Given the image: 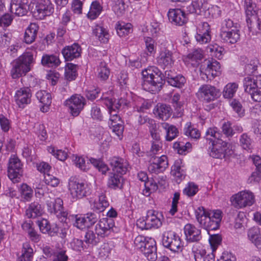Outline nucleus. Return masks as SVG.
<instances>
[{
	"label": "nucleus",
	"mask_w": 261,
	"mask_h": 261,
	"mask_svg": "<svg viewBox=\"0 0 261 261\" xmlns=\"http://www.w3.org/2000/svg\"><path fill=\"white\" fill-rule=\"evenodd\" d=\"M195 214L200 225L206 230H215L219 228L223 214L221 210H206L199 206L195 210Z\"/></svg>",
	"instance_id": "obj_1"
},
{
	"label": "nucleus",
	"mask_w": 261,
	"mask_h": 261,
	"mask_svg": "<svg viewBox=\"0 0 261 261\" xmlns=\"http://www.w3.org/2000/svg\"><path fill=\"white\" fill-rule=\"evenodd\" d=\"M142 87L146 91L158 92L160 90L164 82L163 74L156 67L152 66L142 71Z\"/></svg>",
	"instance_id": "obj_2"
},
{
	"label": "nucleus",
	"mask_w": 261,
	"mask_h": 261,
	"mask_svg": "<svg viewBox=\"0 0 261 261\" xmlns=\"http://www.w3.org/2000/svg\"><path fill=\"white\" fill-rule=\"evenodd\" d=\"M35 62L31 52L27 51L11 63L10 74L13 79H17L31 71Z\"/></svg>",
	"instance_id": "obj_3"
},
{
	"label": "nucleus",
	"mask_w": 261,
	"mask_h": 261,
	"mask_svg": "<svg viewBox=\"0 0 261 261\" xmlns=\"http://www.w3.org/2000/svg\"><path fill=\"white\" fill-rule=\"evenodd\" d=\"M134 244L136 249L141 251L148 260L155 261L156 259V243L153 239L138 236L134 240Z\"/></svg>",
	"instance_id": "obj_4"
},
{
	"label": "nucleus",
	"mask_w": 261,
	"mask_h": 261,
	"mask_svg": "<svg viewBox=\"0 0 261 261\" xmlns=\"http://www.w3.org/2000/svg\"><path fill=\"white\" fill-rule=\"evenodd\" d=\"M68 190L74 200L86 197L90 193L88 185L80 181L75 177H71L68 181Z\"/></svg>",
	"instance_id": "obj_5"
},
{
	"label": "nucleus",
	"mask_w": 261,
	"mask_h": 261,
	"mask_svg": "<svg viewBox=\"0 0 261 261\" xmlns=\"http://www.w3.org/2000/svg\"><path fill=\"white\" fill-rule=\"evenodd\" d=\"M200 75L205 81L212 80L221 74L220 63L214 60H205L200 67Z\"/></svg>",
	"instance_id": "obj_6"
},
{
	"label": "nucleus",
	"mask_w": 261,
	"mask_h": 261,
	"mask_svg": "<svg viewBox=\"0 0 261 261\" xmlns=\"http://www.w3.org/2000/svg\"><path fill=\"white\" fill-rule=\"evenodd\" d=\"M163 245L174 252H178L182 250L183 243L180 238L174 231H166L162 236Z\"/></svg>",
	"instance_id": "obj_7"
},
{
	"label": "nucleus",
	"mask_w": 261,
	"mask_h": 261,
	"mask_svg": "<svg viewBox=\"0 0 261 261\" xmlns=\"http://www.w3.org/2000/svg\"><path fill=\"white\" fill-rule=\"evenodd\" d=\"M230 201L234 207L242 208L252 205L255 202V197L250 191L244 190L233 195Z\"/></svg>",
	"instance_id": "obj_8"
},
{
	"label": "nucleus",
	"mask_w": 261,
	"mask_h": 261,
	"mask_svg": "<svg viewBox=\"0 0 261 261\" xmlns=\"http://www.w3.org/2000/svg\"><path fill=\"white\" fill-rule=\"evenodd\" d=\"M210 156L216 159H223L233 153L228 143L222 140H218L215 143H212V147H210Z\"/></svg>",
	"instance_id": "obj_9"
},
{
	"label": "nucleus",
	"mask_w": 261,
	"mask_h": 261,
	"mask_svg": "<svg viewBox=\"0 0 261 261\" xmlns=\"http://www.w3.org/2000/svg\"><path fill=\"white\" fill-rule=\"evenodd\" d=\"M22 164L20 160L15 154L11 155L8 167V175L10 179L14 183L19 182L22 176Z\"/></svg>",
	"instance_id": "obj_10"
},
{
	"label": "nucleus",
	"mask_w": 261,
	"mask_h": 261,
	"mask_svg": "<svg viewBox=\"0 0 261 261\" xmlns=\"http://www.w3.org/2000/svg\"><path fill=\"white\" fill-rule=\"evenodd\" d=\"M197 97L205 102H210L216 99L219 95V90L208 84L201 85L196 93Z\"/></svg>",
	"instance_id": "obj_11"
},
{
	"label": "nucleus",
	"mask_w": 261,
	"mask_h": 261,
	"mask_svg": "<svg viewBox=\"0 0 261 261\" xmlns=\"http://www.w3.org/2000/svg\"><path fill=\"white\" fill-rule=\"evenodd\" d=\"M86 104L85 98L77 94H75L64 102L65 106L68 108L71 114L73 116L79 115Z\"/></svg>",
	"instance_id": "obj_12"
},
{
	"label": "nucleus",
	"mask_w": 261,
	"mask_h": 261,
	"mask_svg": "<svg viewBox=\"0 0 261 261\" xmlns=\"http://www.w3.org/2000/svg\"><path fill=\"white\" fill-rule=\"evenodd\" d=\"M32 8L35 7L33 11V16L37 19H44L48 15L49 0H33L31 2Z\"/></svg>",
	"instance_id": "obj_13"
},
{
	"label": "nucleus",
	"mask_w": 261,
	"mask_h": 261,
	"mask_svg": "<svg viewBox=\"0 0 261 261\" xmlns=\"http://www.w3.org/2000/svg\"><path fill=\"white\" fill-rule=\"evenodd\" d=\"M168 165L167 157L162 155L160 157H152L148 167L149 172L158 174L165 170Z\"/></svg>",
	"instance_id": "obj_14"
},
{
	"label": "nucleus",
	"mask_w": 261,
	"mask_h": 261,
	"mask_svg": "<svg viewBox=\"0 0 261 261\" xmlns=\"http://www.w3.org/2000/svg\"><path fill=\"white\" fill-rule=\"evenodd\" d=\"M114 226V222L112 219L103 218L95 225L94 231L96 235L104 238L110 234Z\"/></svg>",
	"instance_id": "obj_15"
},
{
	"label": "nucleus",
	"mask_w": 261,
	"mask_h": 261,
	"mask_svg": "<svg viewBox=\"0 0 261 261\" xmlns=\"http://www.w3.org/2000/svg\"><path fill=\"white\" fill-rule=\"evenodd\" d=\"M29 10L32 11L31 3L29 4L28 0H12L10 11L18 16H22L27 14Z\"/></svg>",
	"instance_id": "obj_16"
},
{
	"label": "nucleus",
	"mask_w": 261,
	"mask_h": 261,
	"mask_svg": "<svg viewBox=\"0 0 261 261\" xmlns=\"http://www.w3.org/2000/svg\"><path fill=\"white\" fill-rule=\"evenodd\" d=\"M167 15L169 21L174 25L182 26L188 21L185 11L179 8L170 9Z\"/></svg>",
	"instance_id": "obj_17"
},
{
	"label": "nucleus",
	"mask_w": 261,
	"mask_h": 261,
	"mask_svg": "<svg viewBox=\"0 0 261 261\" xmlns=\"http://www.w3.org/2000/svg\"><path fill=\"white\" fill-rule=\"evenodd\" d=\"M31 96V90L29 88H21L15 92L14 100L19 108H24L30 103Z\"/></svg>",
	"instance_id": "obj_18"
},
{
	"label": "nucleus",
	"mask_w": 261,
	"mask_h": 261,
	"mask_svg": "<svg viewBox=\"0 0 261 261\" xmlns=\"http://www.w3.org/2000/svg\"><path fill=\"white\" fill-rule=\"evenodd\" d=\"M51 205H50L51 213L53 212L58 219H61V221L66 220L67 214L64 211L63 202L62 199L59 197H51L50 196Z\"/></svg>",
	"instance_id": "obj_19"
},
{
	"label": "nucleus",
	"mask_w": 261,
	"mask_h": 261,
	"mask_svg": "<svg viewBox=\"0 0 261 261\" xmlns=\"http://www.w3.org/2000/svg\"><path fill=\"white\" fill-rule=\"evenodd\" d=\"M58 223H53L50 226V236H57L62 242L66 237L68 226L66 221H61V219H58Z\"/></svg>",
	"instance_id": "obj_20"
},
{
	"label": "nucleus",
	"mask_w": 261,
	"mask_h": 261,
	"mask_svg": "<svg viewBox=\"0 0 261 261\" xmlns=\"http://www.w3.org/2000/svg\"><path fill=\"white\" fill-rule=\"evenodd\" d=\"M156 60L157 64L163 68L171 67L174 62L172 52L166 48L160 50Z\"/></svg>",
	"instance_id": "obj_21"
},
{
	"label": "nucleus",
	"mask_w": 261,
	"mask_h": 261,
	"mask_svg": "<svg viewBox=\"0 0 261 261\" xmlns=\"http://www.w3.org/2000/svg\"><path fill=\"white\" fill-rule=\"evenodd\" d=\"M146 218L148 226L150 229L158 228L162 225L163 215L158 211L154 210H148L147 212Z\"/></svg>",
	"instance_id": "obj_22"
},
{
	"label": "nucleus",
	"mask_w": 261,
	"mask_h": 261,
	"mask_svg": "<svg viewBox=\"0 0 261 261\" xmlns=\"http://www.w3.org/2000/svg\"><path fill=\"white\" fill-rule=\"evenodd\" d=\"M110 164L112 167L113 172L123 175L127 171L128 162L122 158L113 156L110 159Z\"/></svg>",
	"instance_id": "obj_23"
},
{
	"label": "nucleus",
	"mask_w": 261,
	"mask_h": 261,
	"mask_svg": "<svg viewBox=\"0 0 261 261\" xmlns=\"http://www.w3.org/2000/svg\"><path fill=\"white\" fill-rule=\"evenodd\" d=\"M243 86L245 91L251 92L256 88L261 89V73L256 75V77L247 76L243 80Z\"/></svg>",
	"instance_id": "obj_24"
},
{
	"label": "nucleus",
	"mask_w": 261,
	"mask_h": 261,
	"mask_svg": "<svg viewBox=\"0 0 261 261\" xmlns=\"http://www.w3.org/2000/svg\"><path fill=\"white\" fill-rule=\"evenodd\" d=\"M82 49L77 43L67 46L62 49V53L66 61H72L81 56Z\"/></svg>",
	"instance_id": "obj_25"
},
{
	"label": "nucleus",
	"mask_w": 261,
	"mask_h": 261,
	"mask_svg": "<svg viewBox=\"0 0 261 261\" xmlns=\"http://www.w3.org/2000/svg\"><path fill=\"white\" fill-rule=\"evenodd\" d=\"M210 25L207 22H203L201 26L198 28L195 35L196 41L200 44H205L208 42L211 39L210 34Z\"/></svg>",
	"instance_id": "obj_26"
},
{
	"label": "nucleus",
	"mask_w": 261,
	"mask_h": 261,
	"mask_svg": "<svg viewBox=\"0 0 261 261\" xmlns=\"http://www.w3.org/2000/svg\"><path fill=\"white\" fill-rule=\"evenodd\" d=\"M192 251L195 261H215V255L211 250L194 247Z\"/></svg>",
	"instance_id": "obj_27"
},
{
	"label": "nucleus",
	"mask_w": 261,
	"mask_h": 261,
	"mask_svg": "<svg viewBox=\"0 0 261 261\" xmlns=\"http://www.w3.org/2000/svg\"><path fill=\"white\" fill-rule=\"evenodd\" d=\"M186 239L190 242H197L201 239V231L192 224H187L184 227Z\"/></svg>",
	"instance_id": "obj_28"
},
{
	"label": "nucleus",
	"mask_w": 261,
	"mask_h": 261,
	"mask_svg": "<svg viewBox=\"0 0 261 261\" xmlns=\"http://www.w3.org/2000/svg\"><path fill=\"white\" fill-rule=\"evenodd\" d=\"M203 57V53L201 49H196L189 53L183 58L184 61L188 65H191L193 67L197 66L199 61Z\"/></svg>",
	"instance_id": "obj_29"
},
{
	"label": "nucleus",
	"mask_w": 261,
	"mask_h": 261,
	"mask_svg": "<svg viewBox=\"0 0 261 261\" xmlns=\"http://www.w3.org/2000/svg\"><path fill=\"white\" fill-rule=\"evenodd\" d=\"M183 167L182 161L180 159L175 160L171 167V174L177 182H180L185 178V172Z\"/></svg>",
	"instance_id": "obj_30"
},
{
	"label": "nucleus",
	"mask_w": 261,
	"mask_h": 261,
	"mask_svg": "<svg viewBox=\"0 0 261 261\" xmlns=\"http://www.w3.org/2000/svg\"><path fill=\"white\" fill-rule=\"evenodd\" d=\"M153 113L162 120H167L171 115L172 109L169 106L158 103L154 108Z\"/></svg>",
	"instance_id": "obj_31"
},
{
	"label": "nucleus",
	"mask_w": 261,
	"mask_h": 261,
	"mask_svg": "<svg viewBox=\"0 0 261 261\" xmlns=\"http://www.w3.org/2000/svg\"><path fill=\"white\" fill-rule=\"evenodd\" d=\"M239 30L234 28L228 31H221L220 37L225 42L233 44L236 43L240 39Z\"/></svg>",
	"instance_id": "obj_32"
},
{
	"label": "nucleus",
	"mask_w": 261,
	"mask_h": 261,
	"mask_svg": "<svg viewBox=\"0 0 261 261\" xmlns=\"http://www.w3.org/2000/svg\"><path fill=\"white\" fill-rule=\"evenodd\" d=\"M109 205L106 197L103 193L98 195V198L91 202V207L92 210L99 212H103Z\"/></svg>",
	"instance_id": "obj_33"
},
{
	"label": "nucleus",
	"mask_w": 261,
	"mask_h": 261,
	"mask_svg": "<svg viewBox=\"0 0 261 261\" xmlns=\"http://www.w3.org/2000/svg\"><path fill=\"white\" fill-rule=\"evenodd\" d=\"M123 180L122 175L111 172L109 176L108 186L113 189H121L123 186Z\"/></svg>",
	"instance_id": "obj_34"
},
{
	"label": "nucleus",
	"mask_w": 261,
	"mask_h": 261,
	"mask_svg": "<svg viewBox=\"0 0 261 261\" xmlns=\"http://www.w3.org/2000/svg\"><path fill=\"white\" fill-rule=\"evenodd\" d=\"M38 30V26L35 23H32L29 25L24 36V40L26 43L31 44L34 41Z\"/></svg>",
	"instance_id": "obj_35"
},
{
	"label": "nucleus",
	"mask_w": 261,
	"mask_h": 261,
	"mask_svg": "<svg viewBox=\"0 0 261 261\" xmlns=\"http://www.w3.org/2000/svg\"><path fill=\"white\" fill-rule=\"evenodd\" d=\"M43 210L41 205L37 202L31 203L25 212V215L29 218H35L42 215Z\"/></svg>",
	"instance_id": "obj_36"
},
{
	"label": "nucleus",
	"mask_w": 261,
	"mask_h": 261,
	"mask_svg": "<svg viewBox=\"0 0 261 261\" xmlns=\"http://www.w3.org/2000/svg\"><path fill=\"white\" fill-rule=\"evenodd\" d=\"M19 196L24 201H29L33 195V190L26 184H22L18 188Z\"/></svg>",
	"instance_id": "obj_37"
},
{
	"label": "nucleus",
	"mask_w": 261,
	"mask_h": 261,
	"mask_svg": "<svg viewBox=\"0 0 261 261\" xmlns=\"http://www.w3.org/2000/svg\"><path fill=\"white\" fill-rule=\"evenodd\" d=\"M116 29L120 37H124L133 32V26L130 23L118 22L116 24Z\"/></svg>",
	"instance_id": "obj_38"
},
{
	"label": "nucleus",
	"mask_w": 261,
	"mask_h": 261,
	"mask_svg": "<svg viewBox=\"0 0 261 261\" xmlns=\"http://www.w3.org/2000/svg\"><path fill=\"white\" fill-rule=\"evenodd\" d=\"M161 125L166 132V139L167 141H171L178 136V129L174 125H170L166 122L162 123Z\"/></svg>",
	"instance_id": "obj_39"
},
{
	"label": "nucleus",
	"mask_w": 261,
	"mask_h": 261,
	"mask_svg": "<svg viewBox=\"0 0 261 261\" xmlns=\"http://www.w3.org/2000/svg\"><path fill=\"white\" fill-rule=\"evenodd\" d=\"M93 34L101 43H107L109 40L110 35L108 31L101 26L96 25L93 30Z\"/></svg>",
	"instance_id": "obj_40"
},
{
	"label": "nucleus",
	"mask_w": 261,
	"mask_h": 261,
	"mask_svg": "<svg viewBox=\"0 0 261 261\" xmlns=\"http://www.w3.org/2000/svg\"><path fill=\"white\" fill-rule=\"evenodd\" d=\"M249 239L257 247H261V234L257 227H252L248 232Z\"/></svg>",
	"instance_id": "obj_41"
},
{
	"label": "nucleus",
	"mask_w": 261,
	"mask_h": 261,
	"mask_svg": "<svg viewBox=\"0 0 261 261\" xmlns=\"http://www.w3.org/2000/svg\"><path fill=\"white\" fill-rule=\"evenodd\" d=\"M221 136L217 127H211L207 129L204 138L206 140H208L213 143H215L218 140H221Z\"/></svg>",
	"instance_id": "obj_42"
},
{
	"label": "nucleus",
	"mask_w": 261,
	"mask_h": 261,
	"mask_svg": "<svg viewBox=\"0 0 261 261\" xmlns=\"http://www.w3.org/2000/svg\"><path fill=\"white\" fill-rule=\"evenodd\" d=\"M110 70L107 64L105 62H101L97 67V77L101 81L107 80L110 75Z\"/></svg>",
	"instance_id": "obj_43"
},
{
	"label": "nucleus",
	"mask_w": 261,
	"mask_h": 261,
	"mask_svg": "<svg viewBox=\"0 0 261 261\" xmlns=\"http://www.w3.org/2000/svg\"><path fill=\"white\" fill-rule=\"evenodd\" d=\"M102 9V7L99 2L97 1L92 2L87 14L88 18L91 20L96 19L100 14Z\"/></svg>",
	"instance_id": "obj_44"
},
{
	"label": "nucleus",
	"mask_w": 261,
	"mask_h": 261,
	"mask_svg": "<svg viewBox=\"0 0 261 261\" xmlns=\"http://www.w3.org/2000/svg\"><path fill=\"white\" fill-rule=\"evenodd\" d=\"M33 250L30 245L25 243L23 244L22 254L18 257L19 261H31L33 257Z\"/></svg>",
	"instance_id": "obj_45"
},
{
	"label": "nucleus",
	"mask_w": 261,
	"mask_h": 261,
	"mask_svg": "<svg viewBox=\"0 0 261 261\" xmlns=\"http://www.w3.org/2000/svg\"><path fill=\"white\" fill-rule=\"evenodd\" d=\"M136 123L138 126L146 124L148 128L154 125L155 121L145 114H138L135 116Z\"/></svg>",
	"instance_id": "obj_46"
},
{
	"label": "nucleus",
	"mask_w": 261,
	"mask_h": 261,
	"mask_svg": "<svg viewBox=\"0 0 261 261\" xmlns=\"http://www.w3.org/2000/svg\"><path fill=\"white\" fill-rule=\"evenodd\" d=\"M207 51L210 53L211 56L218 59L222 58L224 49L217 44H211L207 48Z\"/></svg>",
	"instance_id": "obj_47"
},
{
	"label": "nucleus",
	"mask_w": 261,
	"mask_h": 261,
	"mask_svg": "<svg viewBox=\"0 0 261 261\" xmlns=\"http://www.w3.org/2000/svg\"><path fill=\"white\" fill-rule=\"evenodd\" d=\"M238 89V84L236 83H229L224 87L223 95L225 98H232Z\"/></svg>",
	"instance_id": "obj_48"
},
{
	"label": "nucleus",
	"mask_w": 261,
	"mask_h": 261,
	"mask_svg": "<svg viewBox=\"0 0 261 261\" xmlns=\"http://www.w3.org/2000/svg\"><path fill=\"white\" fill-rule=\"evenodd\" d=\"M77 66L72 63H67L65 68V76L70 81L75 80L77 73Z\"/></svg>",
	"instance_id": "obj_49"
},
{
	"label": "nucleus",
	"mask_w": 261,
	"mask_h": 261,
	"mask_svg": "<svg viewBox=\"0 0 261 261\" xmlns=\"http://www.w3.org/2000/svg\"><path fill=\"white\" fill-rule=\"evenodd\" d=\"M245 72L248 76L256 77V75L261 73V67L255 62L248 64L245 66Z\"/></svg>",
	"instance_id": "obj_50"
},
{
	"label": "nucleus",
	"mask_w": 261,
	"mask_h": 261,
	"mask_svg": "<svg viewBox=\"0 0 261 261\" xmlns=\"http://www.w3.org/2000/svg\"><path fill=\"white\" fill-rule=\"evenodd\" d=\"M205 8L203 9L202 15L206 18L215 17L220 15L221 10L217 6L209 7L206 9Z\"/></svg>",
	"instance_id": "obj_51"
},
{
	"label": "nucleus",
	"mask_w": 261,
	"mask_h": 261,
	"mask_svg": "<svg viewBox=\"0 0 261 261\" xmlns=\"http://www.w3.org/2000/svg\"><path fill=\"white\" fill-rule=\"evenodd\" d=\"M145 50L148 55H151L156 52V43L154 40L149 37H145L144 38Z\"/></svg>",
	"instance_id": "obj_52"
},
{
	"label": "nucleus",
	"mask_w": 261,
	"mask_h": 261,
	"mask_svg": "<svg viewBox=\"0 0 261 261\" xmlns=\"http://www.w3.org/2000/svg\"><path fill=\"white\" fill-rule=\"evenodd\" d=\"M252 140L250 137L244 133L241 135L240 138V144L242 148L247 151H250L252 149Z\"/></svg>",
	"instance_id": "obj_53"
},
{
	"label": "nucleus",
	"mask_w": 261,
	"mask_h": 261,
	"mask_svg": "<svg viewBox=\"0 0 261 261\" xmlns=\"http://www.w3.org/2000/svg\"><path fill=\"white\" fill-rule=\"evenodd\" d=\"M252 161L256 166V171L252 174L251 177L255 181H258L261 177V158L257 155L252 158Z\"/></svg>",
	"instance_id": "obj_54"
},
{
	"label": "nucleus",
	"mask_w": 261,
	"mask_h": 261,
	"mask_svg": "<svg viewBox=\"0 0 261 261\" xmlns=\"http://www.w3.org/2000/svg\"><path fill=\"white\" fill-rule=\"evenodd\" d=\"M113 10L118 16H121L125 12L124 0H113Z\"/></svg>",
	"instance_id": "obj_55"
},
{
	"label": "nucleus",
	"mask_w": 261,
	"mask_h": 261,
	"mask_svg": "<svg viewBox=\"0 0 261 261\" xmlns=\"http://www.w3.org/2000/svg\"><path fill=\"white\" fill-rule=\"evenodd\" d=\"M68 256L66 254V251L62 249L61 246L58 245L56 252L54 253L53 261H67Z\"/></svg>",
	"instance_id": "obj_56"
},
{
	"label": "nucleus",
	"mask_w": 261,
	"mask_h": 261,
	"mask_svg": "<svg viewBox=\"0 0 261 261\" xmlns=\"http://www.w3.org/2000/svg\"><path fill=\"white\" fill-rule=\"evenodd\" d=\"M89 162L102 174H105L109 170L108 166L100 160L90 158Z\"/></svg>",
	"instance_id": "obj_57"
},
{
	"label": "nucleus",
	"mask_w": 261,
	"mask_h": 261,
	"mask_svg": "<svg viewBox=\"0 0 261 261\" xmlns=\"http://www.w3.org/2000/svg\"><path fill=\"white\" fill-rule=\"evenodd\" d=\"M185 134L191 138L198 139L200 137V133L197 129L191 125V123H187L184 129Z\"/></svg>",
	"instance_id": "obj_58"
},
{
	"label": "nucleus",
	"mask_w": 261,
	"mask_h": 261,
	"mask_svg": "<svg viewBox=\"0 0 261 261\" xmlns=\"http://www.w3.org/2000/svg\"><path fill=\"white\" fill-rule=\"evenodd\" d=\"M99 237L93 231L88 230L85 234V241L86 243L96 245L99 242Z\"/></svg>",
	"instance_id": "obj_59"
},
{
	"label": "nucleus",
	"mask_w": 261,
	"mask_h": 261,
	"mask_svg": "<svg viewBox=\"0 0 261 261\" xmlns=\"http://www.w3.org/2000/svg\"><path fill=\"white\" fill-rule=\"evenodd\" d=\"M185 82V77L181 75H178L174 76V77H170L169 84L172 86L181 88L184 85Z\"/></svg>",
	"instance_id": "obj_60"
},
{
	"label": "nucleus",
	"mask_w": 261,
	"mask_h": 261,
	"mask_svg": "<svg viewBox=\"0 0 261 261\" xmlns=\"http://www.w3.org/2000/svg\"><path fill=\"white\" fill-rule=\"evenodd\" d=\"M230 105L233 111H234L240 117L244 116V110L243 109L242 104L239 100L236 99H232L230 101Z\"/></svg>",
	"instance_id": "obj_61"
},
{
	"label": "nucleus",
	"mask_w": 261,
	"mask_h": 261,
	"mask_svg": "<svg viewBox=\"0 0 261 261\" xmlns=\"http://www.w3.org/2000/svg\"><path fill=\"white\" fill-rule=\"evenodd\" d=\"M221 129L222 133L226 137H230L233 135V129L231 122H224L222 125Z\"/></svg>",
	"instance_id": "obj_62"
},
{
	"label": "nucleus",
	"mask_w": 261,
	"mask_h": 261,
	"mask_svg": "<svg viewBox=\"0 0 261 261\" xmlns=\"http://www.w3.org/2000/svg\"><path fill=\"white\" fill-rule=\"evenodd\" d=\"M221 238L219 234L211 235L209 239L212 252L215 251L221 242Z\"/></svg>",
	"instance_id": "obj_63"
},
{
	"label": "nucleus",
	"mask_w": 261,
	"mask_h": 261,
	"mask_svg": "<svg viewBox=\"0 0 261 261\" xmlns=\"http://www.w3.org/2000/svg\"><path fill=\"white\" fill-rule=\"evenodd\" d=\"M198 189L197 185L194 183H189L184 190V194L190 197L195 195L198 192Z\"/></svg>",
	"instance_id": "obj_64"
}]
</instances>
